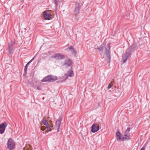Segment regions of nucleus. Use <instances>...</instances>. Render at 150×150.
I'll return each mask as SVG.
<instances>
[{
    "label": "nucleus",
    "instance_id": "nucleus-1",
    "mask_svg": "<svg viewBox=\"0 0 150 150\" xmlns=\"http://www.w3.org/2000/svg\"><path fill=\"white\" fill-rule=\"evenodd\" d=\"M137 46V44L134 42L127 49L128 51L126 52L124 55L122 57L123 63H125L126 62L128 57L130 55H131L136 50Z\"/></svg>",
    "mask_w": 150,
    "mask_h": 150
},
{
    "label": "nucleus",
    "instance_id": "nucleus-2",
    "mask_svg": "<svg viewBox=\"0 0 150 150\" xmlns=\"http://www.w3.org/2000/svg\"><path fill=\"white\" fill-rule=\"evenodd\" d=\"M105 50L104 51L105 59L107 62L110 64V46L109 43H108L106 46L105 47Z\"/></svg>",
    "mask_w": 150,
    "mask_h": 150
},
{
    "label": "nucleus",
    "instance_id": "nucleus-3",
    "mask_svg": "<svg viewBox=\"0 0 150 150\" xmlns=\"http://www.w3.org/2000/svg\"><path fill=\"white\" fill-rule=\"evenodd\" d=\"M57 77L56 76L49 75L44 77L41 80L42 82H53L57 80Z\"/></svg>",
    "mask_w": 150,
    "mask_h": 150
},
{
    "label": "nucleus",
    "instance_id": "nucleus-4",
    "mask_svg": "<svg viewBox=\"0 0 150 150\" xmlns=\"http://www.w3.org/2000/svg\"><path fill=\"white\" fill-rule=\"evenodd\" d=\"M7 148L9 150H12L15 148V142L12 139H9L7 141Z\"/></svg>",
    "mask_w": 150,
    "mask_h": 150
},
{
    "label": "nucleus",
    "instance_id": "nucleus-5",
    "mask_svg": "<svg viewBox=\"0 0 150 150\" xmlns=\"http://www.w3.org/2000/svg\"><path fill=\"white\" fill-rule=\"evenodd\" d=\"M83 4V2L77 1L75 4V8L74 12L76 14H79V8H81Z\"/></svg>",
    "mask_w": 150,
    "mask_h": 150
},
{
    "label": "nucleus",
    "instance_id": "nucleus-6",
    "mask_svg": "<svg viewBox=\"0 0 150 150\" xmlns=\"http://www.w3.org/2000/svg\"><path fill=\"white\" fill-rule=\"evenodd\" d=\"M62 120V118L61 117H59L58 119L56 121L55 124V128L57 129V132H58L59 131V129L61 125V122Z\"/></svg>",
    "mask_w": 150,
    "mask_h": 150
},
{
    "label": "nucleus",
    "instance_id": "nucleus-7",
    "mask_svg": "<svg viewBox=\"0 0 150 150\" xmlns=\"http://www.w3.org/2000/svg\"><path fill=\"white\" fill-rule=\"evenodd\" d=\"M64 57V55L61 53H57L51 56V58H54L58 60H62Z\"/></svg>",
    "mask_w": 150,
    "mask_h": 150
},
{
    "label": "nucleus",
    "instance_id": "nucleus-8",
    "mask_svg": "<svg viewBox=\"0 0 150 150\" xmlns=\"http://www.w3.org/2000/svg\"><path fill=\"white\" fill-rule=\"evenodd\" d=\"M13 43L11 42L8 44V47L7 49L8 52L11 54L13 53L14 51V48L13 47Z\"/></svg>",
    "mask_w": 150,
    "mask_h": 150
},
{
    "label": "nucleus",
    "instance_id": "nucleus-9",
    "mask_svg": "<svg viewBox=\"0 0 150 150\" xmlns=\"http://www.w3.org/2000/svg\"><path fill=\"white\" fill-rule=\"evenodd\" d=\"M72 64L73 62L72 60L71 59H68L64 61V65L67 68L70 67L71 69H72Z\"/></svg>",
    "mask_w": 150,
    "mask_h": 150
},
{
    "label": "nucleus",
    "instance_id": "nucleus-10",
    "mask_svg": "<svg viewBox=\"0 0 150 150\" xmlns=\"http://www.w3.org/2000/svg\"><path fill=\"white\" fill-rule=\"evenodd\" d=\"M7 125V122H4L0 124V134H3Z\"/></svg>",
    "mask_w": 150,
    "mask_h": 150
},
{
    "label": "nucleus",
    "instance_id": "nucleus-11",
    "mask_svg": "<svg viewBox=\"0 0 150 150\" xmlns=\"http://www.w3.org/2000/svg\"><path fill=\"white\" fill-rule=\"evenodd\" d=\"M91 131L94 133L98 132L100 129L99 127L96 124L93 123L91 126Z\"/></svg>",
    "mask_w": 150,
    "mask_h": 150
},
{
    "label": "nucleus",
    "instance_id": "nucleus-12",
    "mask_svg": "<svg viewBox=\"0 0 150 150\" xmlns=\"http://www.w3.org/2000/svg\"><path fill=\"white\" fill-rule=\"evenodd\" d=\"M43 16L44 18L47 20H50V17L52 16V15L47 13V10L44 11L43 12Z\"/></svg>",
    "mask_w": 150,
    "mask_h": 150
},
{
    "label": "nucleus",
    "instance_id": "nucleus-13",
    "mask_svg": "<svg viewBox=\"0 0 150 150\" xmlns=\"http://www.w3.org/2000/svg\"><path fill=\"white\" fill-rule=\"evenodd\" d=\"M67 49H68L71 52L72 54L74 55V57H76L77 53L76 50L74 48L73 46L71 45L70 47H68Z\"/></svg>",
    "mask_w": 150,
    "mask_h": 150
},
{
    "label": "nucleus",
    "instance_id": "nucleus-14",
    "mask_svg": "<svg viewBox=\"0 0 150 150\" xmlns=\"http://www.w3.org/2000/svg\"><path fill=\"white\" fill-rule=\"evenodd\" d=\"M116 137L117 139V140L118 141H122V138L121 137V133L119 131L116 132Z\"/></svg>",
    "mask_w": 150,
    "mask_h": 150
},
{
    "label": "nucleus",
    "instance_id": "nucleus-15",
    "mask_svg": "<svg viewBox=\"0 0 150 150\" xmlns=\"http://www.w3.org/2000/svg\"><path fill=\"white\" fill-rule=\"evenodd\" d=\"M130 137L129 134H125L124 135V137L122 138L121 140L122 141H123L125 140H129L130 139Z\"/></svg>",
    "mask_w": 150,
    "mask_h": 150
},
{
    "label": "nucleus",
    "instance_id": "nucleus-16",
    "mask_svg": "<svg viewBox=\"0 0 150 150\" xmlns=\"http://www.w3.org/2000/svg\"><path fill=\"white\" fill-rule=\"evenodd\" d=\"M72 69H71L68 71V74H69V76L70 77H72L74 75V73Z\"/></svg>",
    "mask_w": 150,
    "mask_h": 150
},
{
    "label": "nucleus",
    "instance_id": "nucleus-17",
    "mask_svg": "<svg viewBox=\"0 0 150 150\" xmlns=\"http://www.w3.org/2000/svg\"><path fill=\"white\" fill-rule=\"evenodd\" d=\"M28 65H29L27 63L25 66L24 69V73L23 74V76H25L27 74L28 67Z\"/></svg>",
    "mask_w": 150,
    "mask_h": 150
},
{
    "label": "nucleus",
    "instance_id": "nucleus-18",
    "mask_svg": "<svg viewBox=\"0 0 150 150\" xmlns=\"http://www.w3.org/2000/svg\"><path fill=\"white\" fill-rule=\"evenodd\" d=\"M103 48H104V45L103 44H101L100 46L99 47V48H98L97 50H98V51L100 52H100H101L102 53L103 52Z\"/></svg>",
    "mask_w": 150,
    "mask_h": 150
},
{
    "label": "nucleus",
    "instance_id": "nucleus-19",
    "mask_svg": "<svg viewBox=\"0 0 150 150\" xmlns=\"http://www.w3.org/2000/svg\"><path fill=\"white\" fill-rule=\"evenodd\" d=\"M42 122L43 123V125L46 126L49 125L47 121L44 119L42 120Z\"/></svg>",
    "mask_w": 150,
    "mask_h": 150
},
{
    "label": "nucleus",
    "instance_id": "nucleus-20",
    "mask_svg": "<svg viewBox=\"0 0 150 150\" xmlns=\"http://www.w3.org/2000/svg\"><path fill=\"white\" fill-rule=\"evenodd\" d=\"M65 75L66 76L65 78H64V79L63 80H62L61 81H57V82H64L65 81H66V79H67L68 78L69 76L67 74H65Z\"/></svg>",
    "mask_w": 150,
    "mask_h": 150
},
{
    "label": "nucleus",
    "instance_id": "nucleus-21",
    "mask_svg": "<svg viewBox=\"0 0 150 150\" xmlns=\"http://www.w3.org/2000/svg\"><path fill=\"white\" fill-rule=\"evenodd\" d=\"M131 129V128L130 127H128L127 129L124 132V133L125 134H128L130 132Z\"/></svg>",
    "mask_w": 150,
    "mask_h": 150
},
{
    "label": "nucleus",
    "instance_id": "nucleus-22",
    "mask_svg": "<svg viewBox=\"0 0 150 150\" xmlns=\"http://www.w3.org/2000/svg\"><path fill=\"white\" fill-rule=\"evenodd\" d=\"M52 126L50 127V126L49 125H47V126H46V129L47 131H51L52 130V129L51 128V127H52Z\"/></svg>",
    "mask_w": 150,
    "mask_h": 150
},
{
    "label": "nucleus",
    "instance_id": "nucleus-23",
    "mask_svg": "<svg viewBox=\"0 0 150 150\" xmlns=\"http://www.w3.org/2000/svg\"><path fill=\"white\" fill-rule=\"evenodd\" d=\"M46 127L44 126H42L40 127V129L42 131H44Z\"/></svg>",
    "mask_w": 150,
    "mask_h": 150
},
{
    "label": "nucleus",
    "instance_id": "nucleus-24",
    "mask_svg": "<svg viewBox=\"0 0 150 150\" xmlns=\"http://www.w3.org/2000/svg\"><path fill=\"white\" fill-rule=\"evenodd\" d=\"M34 58H35V57H33L30 61H29L28 62L27 64H28V65H29V64L33 61L34 59Z\"/></svg>",
    "mask_w": 150,
    "mask_h": 150
},
{
    "label": "nucleus",
    "instance_id": "nucleus-25",
    "mask_svg": "<svg viewBox=\"0 0 150 150\" xmlns=\"http://www.w3.org/2000/svg\"><path fill=\"white\" fill-rule=\"evenodd\" d=\"M99 47L97 45H96L95 46V49L96 51L97 50L98 48H99Z\"/></svg>",
    "mask_w": 150,
    "mask_h": 150
},
{
    "label": "nucleus",
    "instance_id": "nucleus-26",
    "mask_svg": "<svg viewBox=\"0 0 150 150\" xmlns=\"http://www.w3.org/2000/svg\"><path fill=\"white\" fill-rule=\"evenodd\" d=\"M54 3L55 4V6H57V0H54Z\"/></svg>",
    "mask_w": 150,
    "mask_h": 150
},
{
    "label": "nucleus",
    "instance_id": "nucleus-27",
    "mask_svg": "<svg viewBox=\"0 0 150 150\" xmlns=\"http://www.w3.org/2000/svg\"><path fill=\"white\" fill-rule=\"evenodd\" d=\"M37 88L38 90H42L40 86H38Z\"/></svg>",
    "mask_w": 150,
    "mask_h": 150
},
{
    "label": "nucleus",
    "instance_id": "nucleus-28",
    "mask_svg": "<svg viewBox=\"0 0 150 150\" xmlns=\"http://www.w3.org/2000/svg\"><path fill=\"white\" fill-rule=\"evenodd\" d=\"M111 83L109 84L108 86V89H110L111 88Z\"/></svg>",
    "mask_w": 150,
    "mask_h": 150
},
{
    "label": "nucleus",
    "instance_id": "nucleus-29",
    "mask_svg": "<svg viewBox=\"0 0 150 150\" xmlns=\"http://www.w3.org/2000/svg\"><path fill=\"white\" fill-rule=\"evenodd\" d=\"M145 146H144L142 147L140 150H145Z\"/></svg>",
    "mask_w": 150,
    "mask_h": 150
},
{
    "label": "nucleus",
    "instance_id": "nucleus-30",
    "mask_svg": "<svg viewBox=\"0 0 150 150\" xmlns=\"http://www.w3.org/2000/svg\"><path fill=\"white\" fill-rule=\"evenodd\" d=\"M142 45V44L139 45V47H141V46Z\"/></svg>",
    "mask_w": 150,
    "mask_h": 150
},
{
    "label": "nucleus",
    "instance_id": "nucleus-31",
    "mask_svg": "<svg viewBox=\"0 0 150 150\" xmlns=\"http://www.w3.org/2000/svg\"><path fill=\"white\" fill-rule=\"evenodd\" d=\"M21 2H22L24 0H20Z\"/></svg>",
    "mask_w": 150,
    "mask_h": 150
}]
</instances>
